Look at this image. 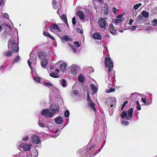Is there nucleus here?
<instances>
[{
    "label": "nucleus",
    "instance_id": "nucleus-1",
    "mask_svg": "<svg viewBox=\"0 0 157 157\" xmlns=\"http://www.w3.org/2000/svg\"><path fill=\"white\" fill-rule=\"evenodd\" d=\"M18 41L16 39L11 38L9 40L8 46L9 50L14 52H17L19 50Z\"/></svg>",
    "mask_w": 157,
    "mask_h": 157
},
{
    "label": "nucleus",
    "instance_id": "nucleus-2",
    "mask_svg": "<svg viewBox=\"0 0 157 157\" xmlns=\"http://www.w3.org/2000/svg\"><path fill=\"white\" fill-rule=\"evenodd\" d=\"M128 117H127V113L126 111H123L121 114V117L122 118H126V119L127 120H130L132 118V116L133 114V109L132 108H131L128 110Z\"/></svg>",
    "mask_w": 157,
    "mask_h": 157
},
{
    "label": "nucleus",
    "instance_id": "nucleus-3",
    "mask_svg": "<svg viewBox=\"0 0 157 157\" xmlns=\"http://www.w3.org/2000/svg\"><path fill=\"white\" fill-rule=\"evenodd\" d=\"M29 56L30 58L29 59L28 63L29 66L31 70V72H32L33 70L32 66V65H34L36 62V58L32 52L30 53Z\"/></svg>",
    "mask_w": 157,
    "mask_h": 157
},
{
    "label": "nucleus",
    "instance_id": "nucleus-4",
    "mask_svg": "<svg viewBox=\"0 0 157 157\" xmlns=\"http://www.w3.org/2000/svg\"><path fill=\"white\" fill-rule=\"evenodd\" d=\"M46 54L45 53L42 52L41 54H40V57L41 59H42L41 66L45 68L47 67L48 63V60L46 58Z\"/></svg>",
    "mask_w": 157,
    "mask_h": 157
},
{
    "label": "nucleus",
    "instance_id": "nucleus-5",
    "mask_svg": "<svg viewBox=\"0 0 157 157\" xmlns=\"http://www.w3.org/2000/svg\"><path fill=\"white\" fill-rule=\"evenodd\" d=\"M32 147V145L30 144L22 143L19 145L18 149L21 151H28L30 150Z\"/></svg>",
    "mask_w": 157,
    "mask_h": 157
},
{
    "label": "nucleus",
    "instance_id": "nucleus-6",
    "mask_svg": "<svg viewBox=\"0 0 157 157\" xmlns=\"http://www.w3.org/2000/svg\"><path fill=\"white\" fill-rule=\"evenodd\" d=\"M105 64L106 67L109 68V71H111L113 68V62L112 59L108 57H106L105 59Z\"/></svg>",
    "mask_w": 157,
    "mask_h": 157
},
{
    "label": "nucleus",
    "instance_id": "nucleus-7",
    "mask_svg": "<svg viewBox=\"0 0 157 157\" xmlns=\"http://www.w3.org/2000/svg\"><path fill=\"white\" fill-rule=\"evenodd\" d=\"M41 114L45 116L46 118L52 117L53 116V113L50 112V110L48 109H46L41 111Z\"/></svg>",
    "mask_w": 157,
    "mask_h": 157
},
{
    "label": "nucleus",
    "instance_id": "nucleus-8",
    "mask_svg": "<svg viewBox=\"0 0 157 157\" xmlns=\"http://www.w3.org/2000/svg\"><path fill=\"white\" fill-rule=\"evenodd\" d=\"M7 27H9L8 29H6L5 32L3 33L2 35V37L3 38H8L9 36H12L11 30L12 28L9 25H7Z\"/></svg>",
    "mask_w": 157,
    "mask_h": 157
},
{
    "label": "nucleus",
    "instance_id": "nucleus-9",
    "mask_svg": "<svg viewBox=\"0 0 157 157\" xmlns=\"http://www.w3.org/2000/svg\"><path fill=\"white\" fill-rule=\"evenodd\" d=\"M98 23L99 26L105 29L108 26V24L105 22L104 19L100 18L98 21Z\"/></svg>",
    "mask_w": 157,
    "mask_h": 157
},
{
    "label": "nucleus",
    "instance_id": "nucleus-10",
    "mask_svg": "<svg viewBox=\"0 0 157 157\" xmlns=\"http://www.w3.org/2000/svg\"><path fill=\"white\" fill-rule=\"evenodd\" d=\"M71 72L73 75H75L78 72L79 67L76 65H73L70 67Z\"/></svg>",
    "mask_w": 157,
    "mask_h": 157
},
{
    "label": "nucleus",
    "instance_id": "nucleus-11",
    "mask_svg": "<svg viewBox=\"0 0 157 157\" xmlns=\"http://www.w3.org/2000/svg\"><path fill=\"white\" fill-rule=\"evenodd\" d=\"M32 142L35 144H37L39 143V138L38 136L33 135L32 137Z\"/></svg>",
    "mask_w": 157,
    "mask_h": 157
},
{
    "label": "nucleus",
    "instance_id": "nucleus-12",
    "mask_svg": "<svg viewBox=\"0 0 157 157\" xmlns=\"http://www.w3.org/2000/svg\"><path fill=\"white\" fill-rule=\"evenodd\" d=\"M77 15L79 17L81 20H83L85 18V15L84 13L81 10H78L77 12Z\"/></svg>",
    "mask_w": 157,
    "mask_h": 157
},
{
    "label": "nucleus",
    "instance_id": "nucleus-13",
    "mask_svg": "<svg viewBox=\"0 0 157 157\" xmlns=\"http://www.w3.org/2000/svg\"><path fill=\"white\" fill-rule=\"evenodd\" d=\"M111 33L113 35H115L117 34L116 30L114 29V27L113 24H111L109 25Z\"/></svg>",
    "mask_w": 157,
    "mask_h": 157
},
{
    "label": "nucleus",
    "instance_id": "nucleus-14",
    "mask_svg": "<svg viewBox=\"0 0 157 157\" xmlns=\"http://www.w3.org/2000/svg\"><path fill=\"white\" fill-rule=\"evenodd\" d=\"M93 38L97 40H101V36L100 33L98 32L94 33L93 35Z\"/></svg>",
    "mask_w": 157,
    "mask_h": 157
},
{
    "label": "nucleus",
    "instance_id": "nucleus-15",
    "mask_svg": "<svg viewBox=\"0 0 157 157\" xmlns=\"http://www.w3.org/2000/svg\"><path fill=\"white\" fill-rule=\"evenodd\" d=\"M51 111H52V113H56L58 112L59 110V106L57 105L55 107H54V108H51V107H50Z\"/></svg>",
    "mask_w": 157,
    "mask_h": 157
},
{
    "label": "nucleus",
    "instance_id": "nucleus-16",
    "mask_svg": "<svg viewBox=\"0 0 157 157\" xmlns=\"http://www.w3.org/2000/svg\"><path fill=\"white\" fill-rule=\"evenodd\" d=\"M55 121L57 124H60L63 122L62 117H59L56 118L55 119Z\"/></svg>",
    "mask_w": 157,
    "mask_h": 157
},
{
    "label": "nucleus",
    "instance_id": "nucleus-17",
    "mask_svg": "<svg viewBox=\"0 0 157 157\" xmlns=\"http://www.w3.org/2000/svg\"><path fill=\"white\" fill-rule=\"evenodd\" d=\"M112 101L111 98H107L106 100V104L108 106L110 105L111 107L113 106V104H111V101Z\"/></svg>",
    "mask_w": 157,
    "mask_h": 157
},
{
    "label": "nucleus",
    "instance_id": "nucleus-18",
    "mask_svg": "<svg viewBox=\"0 0 157 157\" xmlns=\"http://www.w3.org/2000/svg\"><path fill=\"white\" fill-rule=\"evenodd\" d=\"M91 89L93 92V94H95L97 90V87L94 84H92L91 85Z\"/></svg>",
    "mask_w": 157,
    "mask_h": 157
},
{
    "label": "nucleus",
    "instance_id": "nucleus-19",
    "mask_svg": "<svg viewBox=\"0 0 157 157\" xmlns=\"http://www.w3.org/2000/svg\"><path fill=\"white\" fill-rule=\"evenodd\" d=\"M124 18L123 17L121 18L120 19H115L113 20L114 23L115 24L117 25L118 23L120 22L123 21L124 20Z\"/></svg>",
    "mask_w": 157,
    "mask_h": 157
},
{
    "label": "nucleus",
    "instance_id": "nucleus-20",
    "mask_svg": "<svg viewBox=\"0 0 157 157\" xmlns=\"http://www.w3.org/2000/svg\"><path fill=\"white\" fill-rule=\"evenodd\" d=\"M66 64L65 63H62L60 65V68L62 71H64L66 69Z\"/></svg>",
    "mask_w": 157,
    "mask_h": 157
},
{
    "label": "nucleus",
    "instance_id": "nucleus-21",
    "mask_svg": "<svg viewBox=\"0 0 157 157\" xmlns=\"http://www.w3.org/2000/svg\"><path fill=\"white\" fill-rule=\"evenodd\" d=\"M94 104L92 101H90L89 104V106H90L94 111H96L95 108L94 106Z\"/></svg>",
    "mask_w": 157,
    "mask_h": 157
},
{
    "label": "nucleus",
    "instance_id": "nucleus-22",
    "mask_svg": "<svg viewBox=\"0 0 157 157\" xmlns=\"http://www.w3.org/2000/svg\"><path fill=\"white\" fill-rule=\"evenodd\" d=\"M62 39L65 40L66 41H67L69 40H72L71 38L67 35H66L64 36H63L62 37Z\"/></svg>",
    "mask_w": 157,
    "mask_h": 157
},
{
    "label": "nucleus",
    "instance_id": "nucleus-23",
    "mask_svg": "<svg viewBox=\"0 0 157 157\" xmlns=\"http://www.w3.org/2000/svg\"><path fill=\"white\" fill-rule=\"evenodd\" d=\"M144 20L142 16L140 15H139L137 17L136 21L139 23L140 21H142Z\"/></svg>",
    "mask_w": 157,
    "mask_h": 157
},
{
    "label": "nucleus",
    "instance_id": "nucleus-24",
    "mask_svg": "<svg viewBox=\"0 0 157 157\" xmlns=\"http://www.w3.org/2000/svg\"><path fill=\"white\" fill-rule=\"evenodd\" d=\"M50 75L51 76L54 78H58L59 77V75L58 74L55 73V72H52L50 74Z\"/></svg>",
    "mask_w": 157,
    "mask_h": 157
},
{
    "label": "nucleus",
    "instance_id": "nucleus-25",
    "mask_svg": "<svg viewBox=\"0 0 157 157\" xmlns=\"http://www.w3.org/2000/svg\"><path fill=\"white\" fill-rule=\"evenodd\" d=\"M61 84L63 87H65L67 85L66 80L65 79H62L61 80Z\"/></svg>",
    "mask_w": 157,
    "mask_h": 157
},
{
    "label": "nucleus",
    "instance_id": "nucleus-26",
    "mask_svg": "<svg viewBox=\"0 0 157 157\" xmlns=\"http://www.w3.org/2000/svg\"><path fill=\"white\" fill-rule=\"evenodd\" d=\"M62 19L64 21L66 24H67L68 25L66 15L65 14H63L61 16Z\"/></svg>",
    "mask_w": 157,
    "mask_h": 157
},
{
    "label": "nucleus",
    "instance_id": "nucleus-27",
    "mask_svg": "<svg viewBox=\"0 0 157 157\" xmlns=\"http://www.w3.org/2000/svg\"><path fill=\"white\" fill-rule=\"evenodd\" d=\"M142 16L144 17H147L149 16V13L147 12L143 11L142 13Z\"/></svg>",
    "mask_w": 157,
    "mask_h": 157
},
{
    "label": "nucleus",
    "instance_id": "nucleus-28",
    "mask_svg": "<svg viewBox=\"0 0 157 157\" xmlns=\"http://www.w3.org/2000/svg\"><path fill=\"white\" fill-rule=\"evenodd\" d=\"M142 5V4L140 3H139L134 5L133 7V9L134 10H136L140 6Z\"/></svg>",
    "mask_w": 157,
    "mask_h": 157
},
{
    "label": "nucleus",
    "instance_id": "nucleus-29",
    "mask_svg": "<svg viewBox=\"0 0 157 157\" xmlns=\"http://www.w3.org/2000/svg\"><path fill=\"white\" fill-rule=\"evenodd\" d=\"M78 81L81 82H83L84 81V78L82 75H80L78 77Z\"/></svg>",
    "mask_w": 157,
    "mask_h": 157
},
{
    "label": "nucleus",
    "instance_id": "nucleus-30",
    "mask_svg": "<svg viewBox=\"0 0 157 157\" xmlns=\"http://www.w3.org/2000/svg\"><path fill=\"white\" fill-rule=\"evenodd\" d=\"M20 60V58L19 56H17L14 58L13 59V63L19 62V60Z\"/></svg>",
    "mask_w": 157,
    "mask_h": 157
},
{
    "label": "nucleus",
    "instance_id": "nucleus-31",
    "mask_svg": "<svg viewBox=\"0 0 157 157\" xmlns=\"http://www.w3.org/2000/svg\"><path fill=\"white\" fill-rule=\"evenodd\" d=\"M58 25L56 24H53L52 26L50 28V30L51 31H53L55 29H56L58 27Z\"/></svg>",
    "mask_w": 157,
    "mask_h": 157
},
{
    "label": "nucleus",
    "instance_id": "nucleus-32",
    "mask_svg": "<svg viewBox=\"0 0 157 157\" xmlns=\"http://www.w3.org/2000/svg\"><path fill=\"white\" fill-rule=\"evenodd\" d=\"M12 50H9V51L7 52L6 53H5L4 55L5 56H10L12 55Z\"/></svg>",
    "mask_w": 157,
    "mask_h": 157
},
{
    "label": "nucleus",
    "instance_id": "nucleus-33",
    "mask_svg": "<svg viewBox=\"0 0 157 157\" xmlns=\"http://www.w3.org/2000/svg\"><path fill=\"white\" fill-rule=\"evenodd\" d=\"M56 0H54L52 2V4L54 8L56 9L58 8V6L56 5Z\"/></svg>",
    "mask_w": 157,
    "mask_h": 157
},
{
    "label": "nucleus",
    "instance_id": "nucleus-34",
    "mask_svg": "<svg viewBox=\"0 0 157 157\" xmlns=\"http://www.w3.org/2000/svg\"><path fill=\"white\" fill-rule=\"evenodd\" d=\"M44 84L47 86L49 87H52L53 85L51 83L46 82H44Z\"/></svg>",
    "mask_w": 157,
    "mask_h": 157
},
{
    "label": "nucleus",
    "instance_id": "nucleus-35",
    "mask_svg": "<svg viewBox=\"0 0 157 157\" xmlns=\"http://www.w3.org/2000/svg\"><path fill=\"white\" fill-rule=\"evenodd\" d=\"M64 116L65 117H68L69 115V112L68 110H66L64 113Z\"/></svg>",
    "mask_w": 157,
    "mask_h": 157
},
{
    "label": "nucleus",
    "instance_id": "nucleus-36",
    "mask_svg": "<svg viewBox=\"0 0 157 157\" xmlns=\"http://www.w3.org/2000/svg\"><path fill=\"white\" fill-rule=\"evenodd\" d=\"M152 24L154 26H157V19H154L152 21Z\"/></svg>",
    "mask_w": 157,
    "mask_h": 157
},
{
    "label": "nucleus",
    "instance_id": "nucleus-37",
    "mask_svg": "<svg viewBox=\"0 0 157 157\" xmlns=\"http://www.w3.org/2000/svg\"><path fill=\"white\" fill-rule=\"evenodd\" d=\"M9 17V15L6 13H4L2 15V18L4 19L6 18L7 19Z\"/></svg>",
    "mask_w": 157,
    "mask_h": 157
},
{
    "label": "nucleus",
    "instance_id": "nucleus-38",
    "mask_svg": "<svg viewBox=\"0 0 157 157\" xmlns=\"http://www.w3.org/2000/svg\"><path fill=\"white\" fill-rule=\"evenodd\" d=\"M34 80L35 82H39V78L38 76L35 77Z\"/></svg>",
    "mask_w": 157,
    "mask_h": 157
},
{
    "label": "nucleus",
    "instance_id": "nucleus-39",
    "mask_svg": "<svg viewBox=\"0 0 157 157\" xmlns=\"http://www.w3.org/2000/svg\"><path fill=\"white\" fill-rule=\"evenodd\" d=\"M114 91H115L114 89L111 88L107 90L106 91V92L110 93L112 92H113Z\"/></svg>",
    "mask_w": 157,
    "mask_h": 157
},
{
    "label": "nucleus",
    "instance_id": "nucleus-40",
    "mask_svg": "<svg viewBox=\"0 0 157 157\" xmlns=\"http://www.w3.org/2000/svg\"><path fill=\"white\" fill-rule=\"evenodd\" d=\"M137 105V109L138 110H140L141 109V107L140 106V104L138 101L136 102Z\"/></svg>",
    "mask_w": 157,
    "mask_h": 157
},
{
    "label": "nucleus",
    "instance_id": "nucleus-41",
    "mask_svg": "<svg viewBox=\"0 0 157 157\" xmlns=\"http://www.w3.org/2000/svg\"><path fill=\"white\" fill-rule=\"evenodd\" d=\"M38 152H36H36H34L31 155L32 157H36L38 155Z\"/></svg>",
    "mask_w": 157,
    "mask_h": 157
},
{
    "label": "nucleus",
    "instance_id": "nucleus-42",
    "mask_svg": "<svg viewBox=\"0 0 157 157\" xmlns=\"http://www.w3.org/2000/svg\"><path fill=\"white\" fill-rule=\"evenodd\" d=\"M69 45L71 46V48L73 50V52L75 53L76 52V48H75L72 45Z\"/></svg>",
    "mask_w": 157,
    "mask_h": 157
},
{
    "label": "nucleus",
    "instance_id": "nucleus-43",
    "mask_svg": "<svg viewBox=\"0 0 157 157\" xmlns=\"http://www.w3.org/2000/svg\"><path fill=\"white\" fill-rule=\"evenodd\" d=\"M75 46L76 47H78L80 46V45L79 44L78 42H75L74 43Z\"/></svg>",
    "mask_w": 157,
    "mask_h": 157
},
{
    "label": "nucleus",
    "instance_id": "nucleus-44",
    "mask_svg": "<svg viewBox=\"0 0 157 157\" xmlns=\"http://www.w3.org/2000/svg\"><path fill=\"white\" fill-rule=\"evenodd\" d=\"M122 123L124 125H128L129 124V122L127 121H123L122 122Z\"/></svg>",
    "mask_w": 157,
    "mask_h": 157
},
{
    "label": "nucleus",
    "instance_id": "nucleus-45",
    "mask_svg": "<svg viewBox=\"0 0 157 157\" xmlns=\"http://www.w3.org/2000/svg\"><path fill=\"white\" fill-rule=\"evenodd\" d=\"M117 10H118V9H117L115 7H113V8L112 11L114 13L116 14V13Z\"/></svg>",
    "mask_w": 157,
    "mask_h": 157
},
{
    "label": "nucleus",
    "instance_id": "nucleus-46",
    "mask_svg": "<svg viewBox=\"0 0 157 157\" xmlns=\"http://www.w3.org/2000/svg\"><path fill=\"white\" fill-rule=\"evenodd\" d=\"M77 31L78 33H79L81 34L83 33V31L82 30V29H81L80 28H77Z\"/></svg>",
    "mask_w": 157,
    "mask_h": 157
},
{
    "label": "nucleus",
    "instance_id": "nucleus-47",
    "mask_svg": "<svg viewBox=\"0 0 157 157\" xmlns=\"http://www.w3.org/2000/svg\"><path fill=\"white\" fill-rule=\"evenodd\" d=\"M72 22L73 25H75L76 24L75 18V17L72 18Z\"/></svg>",
    "mask_w": 157,
    "mask_h": 157
},
{
    "label": "nucleus",
    "instance_id": "nucleus-48",
    "mask_svg": "<svg viewBox=\"0 0 157 157\" xmlns=\"http://www.w3.org/2000/svg\"><path fill=\"white\" fill-rule=\"evenodd\" d=\"M47 36H48L50 38H51L52 39L54 40L55 39L49 33H48V34Z\"/></svg>",
    "mask_w": 157,
    "mask_h": 157
},
{
    "label": "nucleus",
    "instance_id": "nucleus-49",
    "mask_svg": "<svg viewBox=\"0 0 157 157\" xmlns=\"http://www.w3.org/2000/svg\"><path fill=\"white\" fill-rule=\"evenodd\" d=\"M136 27L135 26H131V28L129 29H131V30H134L136 28Z\"/></svg>",
    "mask_w": 157,
    "mask_h": 157
},
{
    "label": "nucleus",
    "instance_id": "nucleus-50",
    "mask_svg": "<svg viewBox=\"0 0 157 157\" xmlns=\"http://www.w3.org/2000/svg\"><path fill=\"white\" fill-rule=\"evenodd\" d=\"M87 98H88L87 101H89L90 100V95H89V92L88 91H87Z\"/></svg>",
    "mask_w": 157,
    "mask_h": 157
},
{
    "label": "nucleus",
    "instance_id": "nucleus-51",
    "mask_svg": "<svg viewBox=\"0 0 157 157\" xmlns=\"http://www.w3.org/2000/svg\"><path fill=\"white\" fill-rule=\"evenodd\" d=\"M128 101H124L123 104L122 105L123 106H124L126 104H128Z\"/></svg>",
    "mask_w": 157,
    "mask_h": 157
},
{
    "label": "nucleus",
    "instance_id": "nucleus-52",
    "mask_svg": "<svg viewBox=\"0 0 157 157\" xmlns=\"http://www.w3.org/2000/svg\"><path fill=\"white\" fill-rule=\"evenodd\" d=\"M134 22V20L132 19H130V21H129V24L130 25H132V22Z\"/></svg>",
    "mask_w": 157,
    "mask_h": 157
},
{
    "label": "nucleus",
    "instance_id": "nucleus-53",
    "mask_svg": "<svg viewBox=\"0 0 157 157\" xmlns=\"http://www.w3.org/2000/svg\"><path fill=\"white\" fill-rule=\"evenodd\" d=\"M104 14L105 15H107L108 14V10H106L104 11Z\"/></svg>",
    "mask_w": 157,
    "mask_h": 157
},
{
    "label": "nucleus",
    "instance_id": "nucleus-54",
    "mask_svg": "<svg viewBox=\"0 0 157 157\" xmlns=\"http://www.w3.org/2000/svg\"><path fill=\"white\" fill-rule=\"evenodd\" d=\"M28 140V137L27 136H26L23 138V140L24 141H26L27 140Z\"/></svg>",
    "mask_w": 157,
    "mask_h": 157
},
{
    "label": "nucleus",
    "instance_id": "nucleus-55",
    "mask_svg": "<svg viewBox=\"0 0 157 157\" xmlns=\"http://www.w3.org/2000/svg\"><path fill=\"white\" fill-rule=\"evenodd\" d=\"M142 100L144 103H146V100L145 98H142Z\"/></svg>",
    "mask_w": 157,
    "mask_h": 157
},
{
    "label": "nucleus",
    "instance_id": "nucleus-56",
    "mask_svg": "<svg viewBox=\"0 0 157 157\" xmlns=\"http://www.w3.org/2000/svg\"><path fill=\"white\" fill-rule=\"evenodd\" d=\"M74 93L75 94H78V90H75L74 91Z\"/></svg>",
    "mask_w": 157,
    "mask_h": 157
},
{
    "label": "nucleus",
    "instance_id": "nucleus-57",
    "mask_svg": "<svg viewBox=\"0 0 157 157\" xmlns=\"http://www.w3.org/2000/svg\"><path fill=\"white\" fill-rule=\"evenodd\" d=\"M48 33L45 32H44L43 34L44 36H47L48 34Z\"/></svg>",
    "mask_w": 157,
    "mask_h": 157
},
{
    "label": "nucleus",
    "instance_id": "nucleus-58",
    "mask_svg": "<svg viewBox=\"0 0 157 157\" xmlns=\"http://www.w3.org/2000/svg\"><path fill=\"white\" fill-rule=\"evenodd\" d=\"M56 30H58V31L59 32L61 31V29L59 28V27H58V28Z\"/></svg>",
    "mask_w": 157,
    "mask_h": 157
},
{
    "label": "nucleus",
    "instance_id": "nucleus-59",
    "mask_svg": "<svg viewBox=\"0 0 157 157\" xmlns=\"http://www.w3.org/2000/svg\"><path fill=\"white\" fill-rule=\"evenodd\" d=\"M14 157H19V154H17L15 155Z\"/></svg>",
    "mask_w": 157,
    "mask_h": 157
},
{
    "label": "nucleus",
    "instance_id": "nucleus-60",
    "mask_svg": "<svg viewBox=\"0 0 157 157\" xmlns=\"http://www.w3.org/2000/svg\"><path fill=\"white\" fill-rule=\"evenodd\" d=\"M3 67V66L2 65L0 67V71L1 70Z\"/></svg>",
    "mask_w": 157,
    "mask_h": 157
},
{
    "label": "nucleus",
    "instance_id": "nucleus-61",
    "mask_svg": "<svg viewBox=\"0 0 157 157\" xmlns=\"http://www.w3.org/2000/svg\"><path fill=\"white\" fill-rule=\"evenodd\" d=\"M55 71L57 73H58L59 72V69H56Z\"/></svg>",
    "mask_w": 157,
    "mask_h": 157
},
{
    "label": "nucleus",
    "instance_id": "nucleus-62",
    "mask_svg": "<svg viewBox=\"0 0 157 157\" xmlns=\"http://www.w3.org/2000/svg\"><path fill=\"white\" fill-rule=\"evenodd\" d=\"M121 16L120 15H118L117 17V18H121Z\"/></svg>",
    "mask_w": 157,
    "mask_h": 157
},
{
    "label": "nucleus",
    "instance_id": "nucleus-63",
    "mask_svg": "<svg viewBox=\"0 0 157 157\" xmlns=\"http://www.w3.org/2000/svg\"><path fill=\"white\" fill-rule=\"evenodd\" d=\"M2 27L1 25H0V32L2 30Z\"/></svg>",
    "mask_w": 157,
    "mask_h": 157
},
{
    "label": "nucleus",
    "instance_id": "nucleus-64",
    "mask_svg": "<svg viewBox=\"0 0 157 157\" xmlns=\"http://www.w3.org/2000/svg\"><path fill=\"white\" fill-rule=\"evenodd\" d=\"M124 106H123V105H122V108H121V110H122V109H123L124 107Z\"/></svg>",
    "mask_w": 157,
    "mask_h": 157
}]
</instances>
